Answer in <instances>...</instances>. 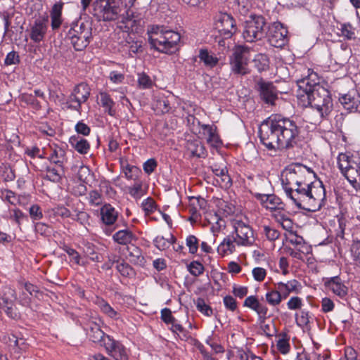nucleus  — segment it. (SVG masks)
<instances>
[{"instance_id": "1", "label": "nucleus", "mask_w": 360, "mask_h": 360, "mask_svg": "<svg viewBox=\"0 0 360 360\" xmlns=\"http://www.w3.org/2000/svg\"><path fill=\"white\" fill-rule=\"evenodd\" d=\"M300 129L297 123L281 115H271L259 127L261 143L269 150L290 149L297 144Z\"/></svg>"}, {"instance_id": "2", "label": "nucleus", "mask_w": 360, "mask_h": 360, "mask_svg": "<svg viewBox=\"0 0 360 360\" xmlns=\"http://www.w3.org/2000/svg\"><path fill=\"white\" fill-rule=\"evenodd\" d=\"M287 197L300 209L316 212L326 199V190L321 181L311 186H294L283 188Z\"/></svg>"}, {"instance_id": "3", "label": "nucleus", "mask_w": 360, "mask_h": 360, "mask_svg": "<svg viewBox=\"0 0 360 360\" xmlns=\"http://www.w3.org/2000/svg\"><path fill=\"white\" fill-rule=\"evenodd\" d=\"M317 77V75H310L309 78H305L298 82L301 97H306L308 105L316 108L321 117H326L333 109V101L329 91L319 82H310V78Z\"/></svg>"}, {"instance_id": "4", "label": "nucleus", "mask_w": 360, "mask_h": 360, "mask_svg": "<svg viewBox=\"0 0 360 360\" xmlns=\"http://www.w3.org/2000/svg\"><path fill=\"white\" fill-rule=\"evenodd\" d=\"M67 37L75 51H83L89 44L92 38V21L81 19L72 22Z\"/></svg>"}, {"instance_id": "5", "label": "nucleus", "mask_w": 360, "mask_h": 360, "mask_svg": "<svg viewBox=\"0 0 360 360\" xmlns=\"http://www.w3.org/2000/svg\"><path fill=\"white\" fill-rule=\"evenodd\" d=\"M312 175L315 176L314 171L299 163L290 165L285 171V176L282 178L283 188L294 186H311L315 184L311 181Z\"/></svg>"}, {"instance_id": "6", "label": "nucleus", "mask_w": 360, "mask_h": 360, "mask_svg": "<svg viewBox=\"0 0 360 360\" xmlns=\"http://www.w3.org/2000/svg\"><path fill=\"white\" fill-rule=\"evenodd\" d=\"M120 0H96L93 4L94 15L98 21H114L121 12Z\"/></svg>"}, {"instance_id": "7", "label": "nucleus", "mask_w": 360, "mask_h": 360, "mask_svg": "<svg viewBox=\"0 0 360 360\" xmlns=\"http://www.w3.org/2000/svg\"><path fill=\"white\" fill-rule=\"evenodd\" d=\"M266 19L262 15H251L245 23L243 37L247 42H254L266 37Z\"/></svg>"}, {"instance_id": "8", "label": "nucleus", "mask_w": 360, "mask_h": 360, "mask_svg": "<svg viewBox=\"0 0 360 360\" xmlns=\"http://www.w3.org/2000/svg\"><path fill=\"white\" fill-rule=\"evenodd\" d=\"M180 34L165 24L159 25V53L173 54L178 50Z\"/></svg>"}, {"instance_id": "9", "label": "nucleus", "mask_w": 360, "mask_h": 360, "mask_svg": "<svg viewBox=\"0 0 360 360\" xmlns=\"http://www.w3.org/2000/svg\"><path fill=\"white\" fill-rule=\"evenodd\" d=\"M215 27L222 37V39L218 41L220 46H225L224 39L231 38L237 31L235 19L231 14L227 13L220 12L216 15Z\"/></svg>"}, {"instance_id": "10", "label": "nucleus", "mask_w": 360, "mask_h": 360, "mask_svg": "<svg viewBox=\"0 0 360 360\" xmlns=\"http://www.w3.org/2000/svg\"><path fill=\"white\" fill-rule=\"evenodd\" d=\"M248 63L247 50L241 46L236 47L229 59L231 72L235 75L241 76L249 74L250 70L248 68Z\"/></svg>"}, {"instance_id": "11", "label": "nucleus", "mask_w": 360, "mask_h": 360, "mask_svg": "<svg viewBox=\"0 0 360 360\" xmlns=\"http://www.w3.org/2000/svg\"><path fill=\"white\" fill-rule=\"evenodd\" d=\"M269 43L276 48H283L288 43V30L280 22H274L266 32Z\"/></svg>"}, {"instance_id": "12", "label": "nucleus", "mask_w": 360, "mask_h": 360, "mask_svg": "<svg viewBox=\"0 0 360 360\" xmlns=\"http://www.w3.org/2000/svg\"><path fill=\"white\" fill-rule=\"evenodd\" d=\"M255 89L259 93V98L266 104L273 105L278 99V91L271 82H266L262 78L257 81Z\"/></svg>"}, {"instance_id": "13", "label": "nucleus", "mask_w": 360, "mask_h": 360, "mask_svg": "<svg viewBox=\"0 0 360 360\" xmlns=\"http://www.w3.org/2000/svg\"><path fill=\"white\" fill-rule=\"evenodd\" d=\"M234 232L238 239L237 244L238 245H250L254 242L253 230L249 224L241 220H236L233 222Z\"/></svg>"}, {"instance_id": "14", "label": "nucleus", "mask_w": 360, "mask_h": 360, "mask_svg": "<svg viewBox=\"0 0 360 360\" xmlns=\"http://www.w3.org/2000/svg\"><path fill=\"white\" fill-rule=\"evenodd\" d=\"M49 24V16L45 14L36 18L31 25L30 37L34 43H40L46 36Z\"/></svg>"}, {"instance_id": "15", "label": "nucleus", "mask_w": 360, "mask_h": 360, "mask_svg": "<svg viewBox=\"0 0 360 360\" xmlns=\"http://www.w3.org/2000/svg\"><path fill=\"white\" fill-rule=\"evenodd\" d=\"M325 287L330 290L334 295L339 298L346 300L349 289L340 276H336L330 278H326L323 279Z\"/></svg>"}, {"instance_id": "16", "label": "nucleus", "mask_w": 360, "mask_h": 360, "mask_svg": "<svg viewBox=\"0 0 360 360\" xmlns=\"http://www.w3.org/2000/svg\"><path fill=\"white\" fill-rule=\"evenodd\" d=\"M103 347L109 355L115 360H128L125 347L119 341L108 336Z\"/></svg>"}, {"instance_id": "17", "label": "nucleus", "mask_w": 360, "mask_h": 360, "mask_svg": "<svg viewBox=\"0 0 360 360\" xmlns=\"http://www.w3.org/2000/svg\"><path fill=\"white\" fill-rule=\"evenodd\" d=\"M359 98L357 91L352 89L347 94H340L338 100L345 110L349 112H356L360 104Z\"/></svg>"}, {"instance_id": "18", "label": "nucleus", "mask_w": 360, "mask_h": 360, "mask_svg": "<svg viewBox=\"0 0 360 360\" xmlns=\"http://www.w3.org/2000/svg\"><path fill=\"white\" fill-rule=\"evenodd\" d=\"M84 329L90 340L96 343H100L102 346L104 345L107 337L109 336L101 329L98 323L93 321H88Z\"/></svg>"}, {"instance_id": "19", "label": "nucleus", "mask_w": 360, "mask_h": 360, "mask_svg": "<svg viewBox=\"0 0 360 360\" xmlns=\"http://www.w3.org/2000/svg\"><path fill=\"white\" fill-rule=\"evenodd\" d=\"M330 56L336 64L343 65L352 56V49L348 44L342 42L333 50Z\"/></svg>"}, {"instance_id": "20", "label": "nucleus", "mask_w": 360, "mask_h": 360, "mask_svg": "<svg viewBox=\"0 0 360 360\" xmlns=\"http://www.w3.org/2000/svg\"><path fill=\"white\" fill-rule=\"evenodd\" d=\"M275 286L279 290L283 299H286L291 292L299 293L302 288L300 283L295 279L288 281L287 283L278 282Z\"/></svg>"}, {"instance_id": "21", "label": "nucleus", "mask_w": 360, "mask_h": 360, "mask_svg": "<svg viewBox=\"0 0 360 360\" xmlns=\"http://www.w3.org/2000/svg\"><path fill=\"white\" fill-rule=\"evenodd\" d=\"M161 319L167 325L171 326L169 329L174 333H183L185 331L184 328L181 324L176 323V320L169 309L164 308L161 310Z\"/></svg>"}, {"instance_id": "22", "label": "nucleus", "mask_w": 360, "mask_h": 360, "mask_svg": "<svg viewBox=\"0 0 360 360\" xmlns=\"http://www.w3.org/2000/svg\"><path fill=\"white\" fill-rule=\"evenodd\" d=\"M63 5L64 4L61 1L56 3L50 11L51 26L53 31L58 30L63 23L62 11Z\"/></svg>"}, {"instance_id": "23", "label": "nucleus", "mask_w": 360, "mask_h": 360, "mask_svg": "<svg viewBox=\"0 0 360 360\" xmlns=\"http://www.w3.org/2000/svg\"><path fill=\"white\" fill-rule=\"evenodd\" d=\"M128 252L127 257L132 264L143 266L146 262L145 257L142 255L141 250L134 244L127 246Z\"/></svg>"}, {"instance_id": "24", "label": "nucleus", "mask_w": 360, "mask_h": 360, "mask_svg": "<svg viewBox=\"0 0 360 360\" xmlns=\"http://www.w3.org/2000/svg\"><path fill=\"white\" fill-rule=\"evenodd\" d=\"M101 216L103 223L109 226L115 224L118 213L111 205L105 204L101 208Z\"/></svg>"}, {"instance_id": "25", "label": "nucleus", "mask_w": 360, "mask_h": 360, "mask_svg": "<svg viewBox=\"0 0 360 360\" xmlns=\"http://www.w3.org/2000/svg\"><path fill=\"white\" fill-rule=\"evenodd\" d=\"M49 160L51 162L58 165V167L60 168L62 172L65 173L64 164L67 162L68 160L65 150L60 147H56L54 149H53Z\"/></svg>"}, {"instance_id": "26", "label": "nucleus", "mask_w": 360, "mask_h": 360, "mask_svg": "<svg viewBox=\"0 0 360 360\" xmlns=\"http://www.w3.org/2000/svg\"><path fill=\"white\" fill-rule=\"evenodd\" d=\"M69 143L80 154H87L90 150V144L88 141L79 136H72L69 139Z\"/></svg>"}, {"instance_id": "27", "label": "nucleus", "mask_w": 360, "mask_h": 360, "mask_svg": "<svg viewBox=\"0 0 360 360\" xmlns=\"http://www.w3.org/2000/svg\"><path fill=\"white\" fill-rule=\"evenodd\" d=\"M234 242L237 243L235 238H231L230 236L225 238L217 248L218 253L222 257L232 254L236 250Z\"/></svg>"}, {"instance_id": "28", "label": "nucleus", "mask_w": 360, "mask_h": 360, "mask_svg": "<svg viewBox=\"0 0 360 360\" xmlns=\"http://www.w3.org/2000/svg\"><path fill=\"white\" fill-rule=\"evenodd\" d=\"M113 240L119 244L130 245L133 240H136L134 234L129 229L120 230L113 236Z\"/></svg>"}, {"instance_id": "29", "label": "nucleus", "mask_w": 360, "mask_h": 360, "mask_svg": "<svg viewBox=\"0 0 360 360\" xmlns=\"http://www.w3.org/2000/svg\"><path fill=\"white\" fill-rule=\"evenodd\" d=\"M360 170V164L356 162L352 163L348 169H346L343 176L348 180L354 188H357V177H359V171Z\"/></svg>"}, {"instance_id": "30", "label": "nucleus", "mask_w": 360, "mask_h": 360, "mask_svg": "<svg viewBox=\"0 0 360 360\" xmlns=\"http://www.w3.org/2000/svg\"><path fill=\"white\" fill-rule=\"evenodd\" d=\"M101 105L104 108L105 112L111 117H115L116 110L114 106L115 103L111 98L110 96L106 92H101Z\"/></svg>"}, {"instance_id": "31", "label": "nucleus", "mask_w": 360, "mask_h": 360, "mask_svg": "<svg viewBox=\"0 0 360 360\" xmlns=\"http://www.w3.org/2000/svg\"><path fill=\"white\" fill-rule=\"evenodd\" d=\"M198 57L205 66L210 68L216 66L219 62L218 58L211 54L206 49H200Z\"/></svg>"}, {"instance_id": "32", "label": "nucleus", "mask_w": 360, "mask_h": 360, "mask_svg": "<svg viewBox=\"0 0 360 360\" xmlns=\"http://www.w3.org/2000/svg\"><path fill=\"white\" fill-rule=\"evenodd\" d=\"M16 299L15 291L10 287H5L0 292V308L13 303Z\"/></svg>"}, {"instance_id": "33", "label": "nucleus", "mask_w": 360, "mask_h": 360, "mask_svg": "<svg viewBox=\"0 0 360 360\" xmlns=\"http://www.w3.org/2000/svg\"><path fill=\"white\" fill-rule=\"evenodd\" d=\"M72 91L83 103H85L89 98L91 88L86 83L81 82L75 86Z\"/></svg>"}, {"instance_id": "34", "label": "nucleus", "mask_w": 360, "mask_h": 360, "mask_svg": "<svg viewBox=\"0 0 360 360\" xmlns=\"http://www.w3.org/2000/svg\"><path fill=\"white\" fill-rule=\"evenodd\" d=\"M188 150L191 152L192 156L197 158H205L206 150L204 145L198 141H193L188 143Z\"/></svg>"}, {"instance_id": "35", "label": "nucleus", "mask_w": 360, "mask_h": 360, "mask_svg": "<svg viewBox=\"0 0 360 360\" xmlns=\"http://www.w3.org/2000/svg\"><path fill=\"white\" fill-rule=\"evenodd\" d=\"M97 304L101 309V311L108 317L115 320L120 318V314L115 311L105 300L98 299L97 301Z\"/></svg>"}, {"instance_id": "36", "label": "nucleus", "mask_w": 360, "mask_h": 360, "mask_svg": "<svg viewBox=\"0 0 360 360\" xmlns=\"http://www.w3.org/2000/svg\"><path fill=\"white\" fill-rule=\"evenodd\" d=\"M98 248L92 243H86L84 247V252L93 262H102L103 257L97 251Z\"/></svg>"}, {"instance_id": "37", "label": "nucleus", "mask_w": 360, "mask_h": 360, "mask_svg": "<svg viewBox=\"0 0 360 360\" xmlns=\"http://www.w3.org/2000/svg\"><path fill=\"white\" fill-rule=\"evenodd\" d=\"M159 20L163 19L162 22L169 24L173 20V11L166 3L159 4Z\"/></svg>"}, {"instance_id": "38", "label": "nucleus", "mask_w": 360, "mask_h": 360, "mask_svg": "<svg viewBox=\"0 0 360 360\" xmlns=\"http://www.w3.org/2000/svg\"><path fill=\"white\" fill-rule=\"evenodd\" d=\"M266 302L271 306L278 305L283 300V297L279 292V290L276 287L266 293Z\"/></svg>"}, {"instance_id": "39", "label": "nucleus", "mask_w": 360, "mask_h": 360, "mask_svg": "<svg viewBox=\"0 0 360 360\" xmlns=\"http://www.w3.org/2000/svg\"><path fill=\"white\" fill-rule=\"evenodd\" d=\"M46 174L43 178L52 182L58 183L60 181L62 174L61 169L47 166L46 167Z\"/></svg>"}, {"instance_id": "40", "label": "nucleus", "mask_w": 360, "mask_h": 360, "mask_svg": "<svg viewBox=\"0 0 360 360\" xmlns=\"http://www.w3.org/2000/svg\"><path fill=\"white\" fill-rule=\"evenodd\" d=\"M82 103H84L78 97L75 95L73 91L68 96L66 101L67 108L68 109L76 110L77 112L81 111Z\"/></svg>"}, {"instance_id": "41", "label": "nucleus", "mask_w": 360, "mask_h": 360, "mask_svg": "<svg viewBox=\"0 0 360 360\" xmlns=\"http://www.w3.org/2000/svg\"><path fill=\"white\" fill-rule=\"evenodd\" d=\"M337 160L338 168L342 174L345 172L346 169H349L352 165V163H354V162L349 156L345 153L339 154Z\"/></svg>"}, {"instance_id": "42", "label": "nucleus", "mask_w": 360, "mask_h": 360, "mask_svg": "<svg viewBox=\"0 0 360 360\" xmlns=\"http://www.w3.org/2000/svg\"><path fill=\"white\" fill-rule=\"evenodd\" d=\"M148 41L151 49L158 50V25H150L147 29Z\"/></svg>"}, {"instance_id": "43", "label": "nucleus", "mask_w": 360, "mask_h": 360, "mask_svg": "<svg viewBox=\"0 0 360 360\" xmlns=\"http://www.w3.org/2000/svg\"><path fill=\"white\" fill-rule=\"evenodd\" d=\"M254 66L257 70L262 72L269 68V60L266 55L258 54L253 60Z\"/></svg>"}, {"instance_id": "44", "label": "nucleus", "mask_w": 360, "mask_h": 360, "mask_svg": "<svg viewBox=\"0 0 360 360\" xmlns=\"http://www.w3.org/2000/svg\"><path fill=\"white\" fill-rule=\"evenodd\" d=\"M279 336H281V338H279V340L277 341V348L281 354H285L289 352L290 347L288 342L289 339L288 338V335L283 333H281Z\"/></svg>"}, {"instance_id": "45", "label": "nucleus", "mask_w": 360, "mask_h": 360, "mask_svg": "<svg viewBox=\"0 0 360 360\" xmlns=\"http://www.w3.org/2000/svg\"><path fill=\"white\" fill-rule=\"evenodd\" d=\"M311 316L308 311L303 309L300 311V315L297 314L295 315V321L300 327L304 328L308 327L310 323Z\"/></svg>"}, {"instance_id": "46", "label": "nucleus", "mask_w": 360, "mask_h": 360, "mask_svg": "<svg viewBox=\"0 0 360 360\" xmlns=\"http://www.w3.org/2000/svg\"><path fill=\"white\" fill-rule=\"evenodd\" d=\"M117 270L124 277H131L135 274L134 269L127 263L122 262L116 266Z\"/></svg>"}, {"instance_id": "47", "label": "nucleus", "mask_w": 360, "mask_h": 360, "mask_svg": "<svg viewBox=\"0 0 360 360\" xmlns=\"http://www.w3.org/2000/svg\"><path fill=\"white\" fill-rule=\"evenodd\" d=\"M141 207L146 216H149L157 209L155 201L150 197L147 198L143 201Z\"/></svg>"}, {"instance_id": "48", "label": "nucleus", "mask_w": 360, "mask_h": 360, "mask_svg": "<svg viewBox=\"0 0 360 360\" xmlns=\"http://www.w3.org/2000/svg\"><path fill=\"white\" fill-rule=\"evenodd\" d=\"M195 305L197 309L202 314H205V316H210L212 315V309L208 304H206L203 298H198L195 302Z\"/></svg>"}, {"instance_id": "49", "label": "nucleus", "mask_w": 360, "mask_h": 360, "mask_svg": "<svg viewBox=\"0 0 360 360\" xmlns=\"http://www.w3.org/2000/svg\"><path fill=\"white\" fill-rule=\"evenodd\" d=\"M340 31L342 35L348 40L354 39L356 38L355 28L350 23L342 24Z\"/></svg>"}, {"instance_id": "50", "label": "nucleus", "mask_w": 360, "mask_h": 360, "mask_svg": "<svg viewBox=\"0 0 360 360\" xmlns=\"http://www.w3.org/2000/svg\"><path fill=\"white\" fill-rule=\"evenodd\" d=\"M188 270L193 276H199L205 270L203 265L198 261H193L188 266Z\"/></svg>"}, {"instance_id": "51", "label": "nucleus", "mask_w": 360, "mask_h": 360, "mask_svg": "<svg viewBox=\"0 0 360 360\" xmlns=\"http://www.w3.org/2000/svg\"><path fill=\"white\" fill-rule=\"evenodd\" d=\"M266 209L271 210L283 209L281 200L274 194H270Z\"/></svg>"}, {"instance_id": "52", "label": "nucleus", "mask_w": 360, "mask_h": 360, "mask_svg": "<svg viewBox=\"0 0 360 360\" xmlns=\"http://www.w3.org/2000/svg\"><path fill=\"white\" fill-rule=\"evenodd\" d=\"M189 206H194L200 210H206L207 207V202L203 198L198 196H191L188 197Z\"/></svg>"}, {"instance_id": "53", "label": "nucleus", "mask_w": 360, "mask_h": 360, "mask_svg": "<svg viewBox=\"0 0 360 360\" xmlns=\"http://www.w3.org/2000/svg\"><path fill=\"white\" fill-rule=\"evenodd\" d=\"M34 228L36 233L44 236H49L53 231V229L50 226L41 222L36 223Z\"/></svg>"}, {"instance_id": "54", "label": "nucleus", "mask_w": 360, "mask_h": 360, "mask_svg": "<svg viewBox=\"0 0 360 360\" xmlns=\"http://www.w3.org/2000/svg\"><path fill=\"white\" fill-rule=\"evenodd\" d=\"M263 233L265 234L268 240L274 241L280 236V232L269 226H264Z\"/></svg>"}, {"instance_id": "55", "label": "nucleus", "mask_w": 360, "mask_h": 360, "mask_svg": "<svg viewBox=\"0 0 360 360\" xmlns=\"http://www.w3.org/2000/svg\"><path fill=\"white\" fill-rule=\"evenodd\" d=\"M186 245L191 254L196 253L198 249V239L193 235L188 236L186 238Z\"/></svg>"}, {"instance_id": "56", "label": "nucleus", "mask_w": 360, "mask_h": 360, "mask_svg": "<svg viewBox=\"0 0 360 360\" xmlns=\"http://www.w3.org/2000/svg\"><path fill=\"white\" fill-rule=\"evenodd\" d=\"M89 218L90 216L86 212L79 211L75 215H74L72 219L78 221L83 226H86L89 225Z\"/></svg>"}, {"instance_id": "57", "label": "nucleus", "mask_w": 360, "mask_h": 360, "mask_svg": "<svg viewBox=\"0 0 360 360\" xmlns=\"http://www.w3.org/2000/svg\"><path fill=\"white\" fill-rule=\"evenodd\" d=\"M63 250L68 255V256L70 257V261L74 262L75 264L79 265L80 264V259L81 257L79 252L68 246H65L63 248Z\"/></svg>"}, {"instance_id": "58", "label": "nucleus", "mask_w": 360, "mask_h": 360, "mask_svg": "<svg viewBox=\"0 0 360 360\" xmlns=\"http://www.w3.org/2000/svg\"><path fill=\"white\" fill-rule=\"evenodd\" d=\"M20 56L18 53L14 51L9 52L4 60L5 65H17L20 63Z\"/></svg>"}, {"instance_id": "59", "label": "nucleus", "mask_w": 360, "mask_h": 360, "mask_svg": "<svg viewBox=\"0 0 360 360\" xmlns=\"http://www.w3.org/2000/svg\"><path fill=\"white\" fill-rule=\"evenodd\" d=\"M223 302L226 309L230 310L231 311H234L236 310L238 307L237 302L236 299L233 298L232 296H225L224 297Z\"/></svg>"}, {"instance_id": "60", "label": "nucleus", "mask_w": 360, "mask_h": 360, "mask_svg": "<svg viewBox=\"0 0 360 360\" xmlns=\"http://www.w3.org/2000/svg\"><path fill=\"white\" fill-rule=\"evenodd\" d=\"M30 217L32 220H39L43 217V214L40 207L38 205H33L29 210Z\"/></svg>"}, {"instance_id": "61", "label": "nucleus", "mask_w": 360, "mask_h": 360, "mask_svg": "<svg viewBox=\"0 0 360 360\" xmlns=\"http://www.w3.org/2000/svg\"><path fill=\"white\" fill-rule=\"evenodd\" d=\"M138 83L143 89H148L152 86L150 78L145 73L139 74Z\"/></svg>"}, {"instance_id": "62", "label": "nucleus", "mask_w": 360, "mask_h": 360, "mask_svg": "<svg viewBox=\"0 0 360 360\" xmlns=\"http://www.w3.org/2000/svg\"><path fill=\"white\" fill-rule=\"evenodd\" d=\"M124 174L127 179H134L141 172L140 169L136 166L127 165L124 170Z\"/></svg>"}, {"instance_id": "63", "label": "nucleus", "mask_w": 360, "mask_h": 360, "mask_svg": "<svg viewBox=\"0 0 360 360\" xmlns=\"http://www.w3.org/2000/svg\"><path fill=\"white\" fill-rule=\"evenodd\" d=\"M157 166H158V163H157L156 160L155 158H150V159H148L147 161H146L143 163V167L144 172L147 174H150L153 172L155 171Z\"/></svg>"}, {"instance_id": "64", "label": "nucleus", "mask_w": 360, "mask_h": 360, "mask_svg": "<svg viewBox=\"0 0 360 360\" xmlns=\"http://www.w3.org/2000/svg\"><path fill=\"white\" fill-rule=\"evenodd\" d=\"M75 129L77 134L83 136H88L91 131L90 127L82 121H79L76 124Z\"/></svg>"}]
</instances>
